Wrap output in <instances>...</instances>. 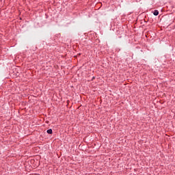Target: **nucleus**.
<instances>
[{
	"instance_id": "1",
	"label": "nucleus",
	"mask_w": 175,
	"mask_h": 175,
	"mask_svg": "<svg viewBox=\"0 0 175 175\" xmlns=\"http://www.w3.org/2000/svg\"><path fill=\"white\" fill-rule=\"evenodd\" d=\"M153 14L154 16H158L159 14V12L157 10H156L154 11Z\"/></svg>"
},
{
	"instance_id": "2",
	"label": "nucleus",
	"mask_w": 175,
	"mask_h": 175,
	"mask_svg": "<svg viewBox=\"0 0 175 175\" xmlns=\"http://www.w3.org/2000/svg\"><path fill=\"white\" fill-rule=\"evenodd\" d=\"M47 133H49V135H51L53 133V130L51 129L47 130Z\"/></svg>"
}]
</instances>
